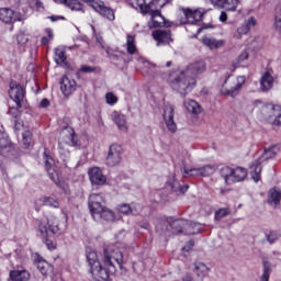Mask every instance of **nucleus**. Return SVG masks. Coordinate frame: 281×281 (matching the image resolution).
<instances>
[{
    "mask_svg": "<svg viewBox=\"0 0 281 281\" xmlns=\"http://www.w3.org/2000/svg\"><path fill=\"white\" fill-rule=\"evenodd\" d=\"M87 261L90 267V273L94 281H109V278L117 271V267L122 269L124 255L120 249L105 248L103 250V266L100 262L98 252L89 250L87 252Z\"/></svg>",
    "mask_w": 281,
    "mask_h": 281,
    "instance_id": "f257e3e1",
    "label": "nucleus"
},
{
    "mask_svg": "<svg viewBox=\"0 0 281 281\" xmlns=\"http://www.w3.org/2000/svg\"><path fill=\"white\" fill-rule=\"evenodd\" d=\"M203 71H205V61H195L183 70L169 74L167 81L173 91L186 98L196 87V76Z\"/></svg>",
    "mask_w": 281,
    "mask_h": 281,
    "instance_id": "f03ea898",
    "label": "nucleus"
},
{
    "mask_svg": "<svg viewBox=\"0 0 281 281\" xmlns=\"http://www.w3.org/2000/svg\"><path fill=\"white\" fill-rule=\"evenodd\" d=\"M102 194L92 193L89 196L88 205L93 221L100 223L105 221L106 223H113L116 220L115 213L106 206L102 205Z\"/></svg>",
    "mask_w": 281,
    "mask_h": 281,
    "instance_id": "7ed1b4c3",
    "label": "nucleus"
},
{
    "mask_svg": "<svg viewBox=\"0 0 281 281\" xmlns=\"http://www.w3.org/2000/svg\"><path fill=\"white\" fill-rule=\"evenodd\" d=\"M276 155H278V147L270 146L268 148H265L262 155L257 160L251 162L250 175L256 183L260 181V173L262 172V164H265V161H269V159H273Z\"/></svg>",
    "mask_w": 281,
    "mask_h": 281,
    "instance_id": "20e7f679",
    "label": "nucleus"
},
{
    "mask_svg": "<svg viewBox=\"0 0 281 281\" xmlns=\"http://www.w3.org/2000/svg\"><path fill=\"white\" fill-rule=\"evenodd\" d=\"M220 175L224 179L226 186H233V183H240L247 179V169L243 167L232 168L229 166L222 167Z\"/></svg>",
    "mask_w": 281,
    "mask_h": 281,
    "instance_id": "39448f33",
    "label": "nucleus"
},
{
    "mask_svg": "<svg viewBox=\"0 0 281 281\" xmlns=\"http://www.w3.org/2000/svg\"><path fill=\"white\" fill-rule=\"evenodd\" d=\"M9 95L13 102H15L16 108L9 109V115H12L16 120L19 117V109H23V100H25V90L23 86L16 83V81L10 82Z\"/></svg>",
    "mask_w": 281,
    "mask_h": 281,
    "instance_id": "423d86ee",
    "label": "nucleus"
},
{
    "mask_svg": "<svg viewBox=\"0 0 281 281\" xmlns=\"http://www.w3.org/2000/svg\"><path fill=\"white\" fill-rule=\"evenodd\" d=\"M38 232L42 238L44 239V243L50 251L56 249V244L49 239L50 236H54V234H58L59 228L57 224H52V222L47 218H43L40 221L38 224Z\"/></svg>",
    "mask_w": 281,
    "mask_h": 281,
    "instance_id": "0eeeda50",
    "label": "nucleus"
},
{
    "mask_svg": "<svg viewBox=\"0 0 281 281\" xmlns=\"http://www.w3.org/2000/svg\"><path fill=\"white\" fill-rule=\"evenodd\" d=\"M123 153L124 149L121 145L112 144L109 147L108 156L105 158L106 166H110V168H115V166H120V164H122Z\"/></svg>",
    "mask_w": 281,
    "mask_h": 281,
    "instance_id": "6e6552de",
    "label": "nucleus"
},
{
    "mask_svg": "<svg viewBox=\"0 0 281 281\" xmlns=\"http://www.w3.org/2000/svg\"><path fill=\"white\" fill-rule=\"evenodd\" d=\"M182 177H212V173L215 172V168L212 165H205L200 168H191L183 167L181 169Z\"/></svg>",
    "mask_w": 281,
    "mask_h": 281,
    "instance_id": "1a4fd4ad",
    "label": "nucleus"
},
{
    "mask_svg": "<svg viewBox=\"0 0 281 281\" xmlns=\"http://www.w3.org/2000/svg\"><path fill=\"white\" fill-rule=\"evenodd\" d=\"M137 3L142 14H149L151 16L154 27H159V22L155 21V19H157V16L160 19L164 18L161 16V12L155 9V2L151 1L150 3L146 4L144 0H137Z\"/></svg>",
    "mask_w": 281,
    "mask_h": 281,
    "instance_id": "9d476101",
    "label": "nucleus"
},
{
    "mask_svg": "<svg viewBox=\"0 0 281 281\" xmlns=\"http://www.w3.org/2000/svg\"><path fill=\"white\" fill-rule=\"evenodd\" d=\"M183 14L187 20L186 23L192 27L194 25H201V21H203V14H205V9H184Z\"/></svg>",
    "mask_w": 281,
    "mask_h": 281,
    "instance_id": "9b49d317",
    "label": "nucleus"
},
{
    "mask_svg": "<svg viewBox=\"0 0 281 281\" xmlns=\"http://www.w3.org/2000/svg\"><path fill=\"white\" fill-rule=\"evenodd\" d=\"M76 89H78V83L72 78L64 76L60 79V91L65 98L74 95Z\"/></svg>",
    "mask_w": 281,
    "mask_h": 281,
    "instance_id": "f8f14e48",
    "label": "nucleus"
},
{
    "mask_svg": "<svg viewBox=\"0 0 281 281\" xmlns=\"http://www.w3.org/2000/svg\"><path fill=\"white\" fill-rule=\"evenodd\" d=\"M44 162L49 179H52L54 183H58V170H56V161H54L52 156L47 155V151H44Z\"/></svg>",
    "mask_w": 281,
    "mask_h": 281,
    "instance_id": "ddd939ff",
    "label": "nucleus"
},
{
    "mask_svg": "<svg viewBox=\"0 0 281 281\" xmlns=\"http://www.w3.org/2000/svg\"><path fill=\"white\" fill-rule=\"evenodd\" d=\"M164 120L168 131L175 133L177 131V123L175 122V106L171 104L165 105Z\"/></svg>",
    "mask_w": 281,
    "mask_h": 281,
    "instance_id": "4468645a",
    "label": "nucleus"
},
{
    "mask_svg": "<svg viewBox=\"0 0 281 281\" xmlns=\"http://www.w3.org/2000/svg\"><path fill=\"white\" fill-rule=\"evenodd\" d=\"M88 177L92 186H104L106 183V176L102 173L99 167H92L88 171Z\"/></svg>",
    "mask_w": 281,
    "mask_h": 281,
    "instance_id": "2eb2a0df",
    "label": "nucleus"
},
{
    "mask_svg": "<svg viewBox=\"0 0 281 281\" xmlns=\"http://www.w3.org/2000/svg\"><path fill=\"white\" fill-rule=\"evenodd\" d=\"M111 120L117 126L121 133H128V119L125 114L119 111H114L111 113Z\"/></svg>",
    "mask_w": 281,
    "mask_h": 281,
    "instance_id": "dca6fc26",
    "label": "nucleus"
},
{
    "mask_svg": "<svg viewBox=\"0 0 281 281\" xmlns=\"http://www.w3.org/2000/svg\"><path fill=\"white\" fill-rule=\"evenodd\" d=\"M215 8H222L226 12H236L238 5H240V0H210Z\"/></svg>",
    "mask_w": 281,
    "mask_h": 281,
    "instance_id": "f3484780",
    "label": "nucleus"
},
{
    "mask_svg": "<svg viewBox=\"0 0 281 281\" xmlns=\"http://www.w3.org/2000/svg\"><path fill=\"white\" fill-rule=\"evenodd\" d=\"M153 37L157 41L158 45H170L172 43V32L170 30H156L153 32Z\"/></svg>",
    "mask_w": 281,
    "mask_h": 281,
    "instance_id": "a211bd4d",
    "label": "nucleus"
},
{
    "mask_svg": "<svg viewBox=\"0 0 281 281\" xmlns=\"http://www.w3.org/2000/svg\"><path fill=\"white\" fill-rule=\"evenodd\" d=\"M189 188L190 186L188 184L181 186L176 176L169 178L166 183V189L171 190V192H176V194H186V191L189 190Z\"/></svg>",
    "mask_w": 281,
    "mask_h": 281,
    "instance_id": "6ab92c4d",
    "label": "nucleus"
},
{
    "mask_svg": "<svg viewBox=\"0 0 281 281\" xmlns=\"http://www.w3.org/2000/svg\"><path fill=\"white\" fill-rule=\"evenodd\" d=\"M0 21L10 25L20 21V19L19 14L14 12V10L10 8H0Z\"/></svg>",
    "mask_w": 281,
    "mask_h": 281,
    "instance_id": "aec40b11",
    "label": "nucleus"
},
{
    "mask_svg": "<svg viewBox=\"0 0 281 281\" xmlns=\"http://www.w3.org/2000/svg\"><path fill=\"white\" fill-rule=\"evenodd\" d=\"M246 80L245 76L237 77L235 86L231 89H222V93L231 98H236V95L240 93V89H243V85H245Z\"/></svg>",
    "mask_w": 281,
    "mask_h": 281,
    "instance_id": "412c9836",
    "label": "nucleus"
},
{
    "mask_svg": "<svg viewBox=\"0 0 281 281\" xmlns=\"http://www.w3.org/2000/svg\"><path fill=\"white\" fill-rule=\"evenodd\" d=\"M42 205H46L47 207H60V202L56 196H43L35 201V210L38 212Z\"/></svg>",
    "mask_w": 281,
    "mask_h": 281,
    "instance_id": "4be33fe9",
    "label": "nucleus"
},
{
    "mask_svg": "<svg viewBox=\"0 0 281 281\" xmlns=\"http://www.w3.org/2000/svg\"><path fill=\"white\" fill-rule=\"evenodd\" d=\"M210 267L205 265V262L196 261L194 263L193 273L196 276V278L201 281L205 280L207 276H210Z\"/></svg>",
    "mask_w": 281,
    "mask_h": 281,
    "instance_id": "5701e85b",
    "label": "nucleus"
},
{
    "mask_svg": "<svg viewBox=\"0 0 281 281\" xmlns=\"http://www.w3.org/2000/svg\"><path fill=\"white\" fill-rule=\"evenodd\" d=\"M268 122L273 126H281V106L280 105H274L271 108L268 115Z\"/></svg>",
    "mask_w": 281,
    "mask_h": 281,
    "instance_id": "b1692460",
    "label": "nucleus"
},
{
    "mask_svg": "<svg viewBox=\"0 0 281 281\" xmlns=\"http://www.w3.org/2000/svg\"><path fill=\"white\" fill-rule=\"evenodd\" d=\"M276 79L271 76V72L266 71L260 79L261 91H271L273 89V83Z\"/></svg>",
    "mask_w": 281,
    "mask_h": 281,
    "instance_id": "393cba45",
    "label": "nucleus"
},
{
    "mask_svg": "<svg viewBox=\"0 0 281 281\" xmlns=\"http://www.w3.org/2000/svg\"><path fill=\"white\" fill-rule=\"evenodd\" d=\"M34 265L38 269V271L42 273V276H47L49 273V270L52 269V266L47 260L43 259L40 255H36L34 259Z\"/></svg>",
    "mask_w": 281,
    "mask_h": 281,
    "instance_id": "a878e982",
    "label": "nucleus"
},
{
    "mask_svg": "<svg viewBox=\"0 0 281 281\" xmlns=\"http://www.w3.org/2000/svg\"><path fill=\"white\" fill-rule=\"evenodd\" d=\"M10 148H12L10 137L5 133L0 132V155L5 156V153H10Z\"/></svg>",
    "mask_w": 281,
    "mask_h": 281,
    "instance_id": "bb28decb",
    "label": "nucleus"
},
{
    "mask_svg": "<svg viewBox=\"0 0 281 281\" xmlns=\"http://www.w3.org/2000/svg\"><path fill=\"white\" fill-rule=\"evenodd\" d=\"M184 108L187 109V111L189 113H192L193 115H199V114H201V111H203L201 109V105L199 104V102H196L192 99H187L184 101Z\"/></svg>",
    "mask_w": 281,
    "mask_h": 281,
    "instance_id": "cd10ccee",
    "label": "nucleus"
},
{
    "mask_svg": "<svg viewBox=\"0 0 281 281\" xmlns=\"http://www.w3.org/2000/svg\"><path fill=\"white\" fill-rule=\"evenodd\" d=\"M10 278L12 281H27L30 280V272L27 270H12Z\"/></svg>",
    "mask_w": 281,
    "mask_h": 281,
    "instance_id": "c85d7f7f",
    "label": "nucleus"
},
{
    "mask_svg": "<svg viewBox=\"0 0 281 281\" xmlns=\"http://www.w3.org/2000/svg\"><path fill=\"white\" fill-rule=\"evenodd\" d=\"M203 45L209 47V49H218L223 47V41L222 40H216L214 37H203L202 38Z\"/></svg>",
    "mask_w": 281,
    "mask_h": 281,
    "instance_id": "c756f323",
    "label": "nucleus"
},
{
    "mask_svg": "<svg viewBox=\"0 0 281 281\" xmlns=\"http://www.w3.org/2000/svg\"><path fill=\"white\" fill-rule=\"evenodd\" d=\"M281 191L277 188H272L268 192V203H274V205L280 204Z\"/></svg>",
    "mask_w": 281,
    "mask_h": 281,
    "instance_id": "7c9ffc66",
    "label": "nucleus"
},
{
    "mask_svg": "<svg viewBox=\"0 0 281 281\" xmlns=\"http://www.w3.org/2000/svg\"><path fill=\"white\" fill-rule=\"evenodd\" d=\"M188 225V221L186 220H176L170 224L171 229H173V234H181L183 229H186Z\"/></svg>",
    "mask_w": 281,
    "mask_h": 281,
    "instance_id": "2f4dec72",
    "label": "nucleus"
},
{
    "mask_svg": "<svg viewBox=\"0 0 281 281\" xmlns=\"http://www.w3.org/2000/svg\"><path fill=\"white\" fill-rule=\"evenodd\" d=\"M55 63L57 65L67 66V55H65V49L63 48H56L55 49Z\"/></svg>",
    "mask_w": 281,
    "mask_h": 281,
    "instance_id": "473e14b6",
    "label": "nucleus"
},
{
    "mask_svg": "<svg viewBox=\"0 0 281 281\" xmlns=\"http://www.w3.org/2000/svg\"><path fill=\"white\" fill-rule=\"evenodd\" d=\"M66 8H69L74 12H85V5L78 0H66Z\"/></svg>",
    "mask_w": 281,
    "mask_h": 281,
    "instance_id": "72a5a7b5",
    "label": "nucleus"
},
{
    "mask_svg": "<svg viewBox=\"0 0 281 281\" xmlns=\"http://www.w3.org/2000/svg\"><path fill=\"white\" fill-rule=\"evenodd\" d=\"M119 214H124V216H128V214H132L133 216H137V214H139V212L134 211L133 207H131V205L128 204H120L116 207Z\"/></svg>",
    "mask_w": 281,
    "mask_h": 281,
    "instance_id": "f704fd0d",
    "label": "nucleus"
},
{
    "mask_svg": "<svg viewBox=\"0 0 281 281\" xmlns=\"http://www.w3.org/2000/svg\"><path fill=\"white\" fill-rule=\"evenodd\" d=\"M61 135H67V140L70 142L74 146H78V142L76 140V132L71 127H66L61 131Z\"/></svg>",
    "mask_w": 281,
    "mask_h": 281,
    "instance_id": "c9c22d12",
    "label": "nucleus"
},
{
    "mask_svg": "<svg viewBox=\"0 0 281 281\" xmlns=\"http://www.w3.org/2000/svg\"><path fill=\"white\" fill-rule=\"evenodd\" d=\"M82 1L83 3H87V5H89L91 9H93L94 12H98V14L102 10V8H104V3L102 2V0H82Z\"/></svg>",
    "mask_w": 281,
    "mask_h": 281,
    "instance_id": "e433bc0d",
    "label": "nucleus"
},
{
    "mask_svg": "<svg viewBox=\"0 0 281 281\" xmlns=\"http://www.w3.org/2000/svg\"><path fill=\"white\" fill-rule=\"evenodd\" d=\"M99 14L104 16V19H108V21H115V13L113 12V9L104 4L103 8L99 11Z\"/></svg>",
    "mask_w": 281,
    "mask_h": 281,
    "instance_id": "4c0bfd02",
    "label": "nucleus"
},
{
    "mask_svg": "<svg viewBox=\"0 0 281 281\" xmlns=\"http://www.w3.org/2000/svg\"><path fill=\"white\" fill-rule=\"evenodd\" d=\"M126 49H127V53H130L131 55H133V54H135V52H137V46L135 45V36L127 35Z\"/></svg>",
    "mask_w": 281,
    "mask_h": 281,
    "instance_id": "58836bf2",
    "label": "nucleus"
},
{
    "mask_svg": "<svg viewBox=\"0 0 281 281\" xmlns=\"http://www.w3.org/2000/svg\"><path fill=\"white\" fill-rule=\"evenodd\" d=\"M30 41V35L23 31H20L16 35V43L20 47H25Z\"/></svg>",
    "mask_w": 281,
    "mask_h": 281,
    "instance_id": "ea45409f",
    "label": "nucleus"
},
{
    "mask_svg": "<svg viewBox=\"0 0 281 281\" xmlns=\"http://www.w3.org/2000/svg\"><path fill=\"white\" fill-rule=\"evenodd\" d=\"M271 277V263L269 261H263V271L260 277V281H269Z\"/></svg>",
    "mask_w": 281,
    "mask_h": 281,
    "instance_id": "a19ab883",
    "label": "nucleus"
},
{
    "mask_svg": "<svg viewBox=\"0 0 281 281\" xmlns=\"http://www.w3.org/2000/svg\"><path fill=\"white\" fill-rule=\"evenodd\" d=\"M120 101L117 95L113 92L105 93V103L109 104V106H115V104Z\"/></svg>",
    "mask_w": 281,
    "mask_h": 281,
    "instance_id": "79ce46f5",
    "label": "nucleus"
},
{
    "mask_svg": "<svg viewBox=\"0 0 281 281\" xmlns=\"http://www.w3.org/2000/svg\"><path fill=\"white\" fill-rule=\"evenodd\" d=\"M274 27L281 32V5H278L274 11Z\"/></svg>",
    "mask_w": 281,
    "mask_h": 281,
    "instance_id": "37998d69",
    "label": "nucleus"
},
{
    "mask_svg": "<svg viewBox=\"0 0 281 281\" xmlns=\"http://www.w3.org/2000/svg\"><path fill=\"white\" fill-rule=\"evenodd\" d=\"M249 58V53H247V50H243L240 53V55L236 58V67H245V65H243V63H245V60H247Z\"/></svg>",
    "mask_w": 281,
    "mask_h": 281,
    "instance_id": "c03bdc74",
    "label": "nucleus"
},
{
    "mask_svg": "<svg viewBox=\"0 0 281 281\" xmlns=\"http://www.w3.org/2000/svg\"><path fill=\"white\" fill-rule=\"evenodd\" d=\"M22 142L25 146V148H30L31 144H32V132L30 131H25L23 134H22Z\"/></svg>",
    "mask_w": 281,
    "mask_h": 281,
    "instance_id": "a18cd8bd",
    "label": "nucleus"
},
{
    "mask_svg": "<svg viewBox=\"0 0 281 281\" xmlns=\"http://www.w3.org/2000/svg\"><path fill=\"white\" fill-rule=\"evenodd\" d=\"M225 216H229V209L227 207L220 209L215 212V221H221L222 218H225Z\"/></svg>",
    "mask_w": 281,
    "mask_h": 281,
    "instance_id": "49530a36",
    "label": "nucleus"
},
{
    "mask_svg": "<svg viewBox=\"0 0 281 281\" xmlns=\"http://www.w3.org/2000/svg\"><path fill=\"white\" fill-rule=\"evenodd\" d=\"M249 32V27L246 24H243L241 26H239L237 29V32L235 33V38H243V36H245V34H247Z\"/></svg>",
    "mask_w": 281,
    "mask_h": 281,
    "instance_id": "de8ad7c7",
    "label": "nucleus"
},
{
    "mask_svg": "<svg viewBox=\"0 0 281 281\" xmlns=\"http://www.w3.org/2000/svg\"><path fill=\"white\" fill-rule=\"evenodd\" d=\"M278 238H280V235L277 232H271L268 235V241L271 244L276 243L278 240Z\"/></svg>",
    "mask_w": 281,
    "mask_h": 281,
    "instance_id": "09e8293b",
    "label": "nucleus"
},
{
    "mask_svg": "<svg viewBox=\"0 0 281 281\" xmlns=\"http://www.w3.org/2000/svg\"><path fill=\"white\" fill-rule=\"evenodd\" d=\"M257 21L256 18H249L244 25L248 27V30H251V27H256Z\"/></svg>",
    "mask_w": 281,
    "mask_h": 281,
    "instance_id": "8fccbe9b",
    "label": "nucleus"
},
{
    "mask_svg": "<svg viewBox=\"0 0 281 281\" xmlns=\"http://www.w3.org/2000/svg\"><path fill=\"white\" fill-rule=\"evenodd\" d=\"M80 71H82L83 74H91L95 71V68L91 66H81Z\"/></svg>",
    "mask_w": 281,
    "mask_h": 281,
    "instance_id": "3c124183",
    "label": "nucleus"
},
{
    "mask_svg": "<svg viewBox=\"0 0 281 281\" xmlns=\"http://www.w3.org/2000/svg\"><path fill=\"white\" fill-rule=\"evenodd\" d=\"M48 19L53 23H56V21H65V16H63V15H50V16H48Z\"/></svg>",
    "mask_w": 281,
    "mask_h": 281,
    "instance_id": "603ef678",
    "label": "nucleus"
},
{
    "mask_svg": "<svg viewBox=\"0 0 281 281\" xmlns=\"http://www.w3.org/2000/svg\"><path fill=\"white\" fill-rule=\"evenodd\" d=\"M137 61H138L139 65H145V67H149V65H151V64H149V61L146 60V58H144V57H138V58H137Z\"/></svg>",
    "mask_w": 281,
    "mask_h": 281,
    "instance_id": "864d4df0",
    "label": "nucleus"
},
{
    "mask_svg": "<svg viewBox=\"0 0 281 281\" xmlns=\"http://www.w3.org/2000/svg\"><path fill=\"white\" fill-rule=\"evenodd\" d=\"M95 41L104 49V40L99 34H95Z\"/></svg>",
    "mask_w": 281,
    "mask_h": 281,
    "instance_id": "5fc2aeb1",
    "label": "nucleus"
},
{
    "mask_svg": "<svg viewBox=\"0 0 281 281\" xmlns=\"http://www.w3.org/2000/svg\"><path fill=\"white\" fill-rule=\"evenodd\" d=\"M40 106H41L42 109H47V106H49V100L43 99V100L41 101V103H40Z\"/></svg>",
    "mask_w": 281,
    "mask_h": 281,
    "instance_id": "6e6d98bb",
    "label": "nucleus"
},
{
    "mask_svg": "<svg viewBox=\"0 0 281 281\" xmlns=\"http://www.w3.org/2000/svg\"><path fill=\"white\" fill-rule=\"evenodd\" d=\"M220 21L222 23H225V21H227V13L225 11H222L220 14Z\"/></svg>",
    "mask_w": 281,
    "mask_h": 281,
    "instance_id": "4d7b16f0",
    "label": "nucleus"
},
{
    "mask_svg": "<svg viewBox=\"0 0 281 281\" xmlns=\"http://www.w3.org/2000/svg\"><path fill=\"white\" fill-rule=\"evenodd\" d=\"M49 41H53L54 40V32L52 31V29H46L45 30Z\"/></svg>",
    "mask_w": 281,
    "mask_h": 281,
    "instance_id": "13d9d810",
    "label": "nucleus"
},
{
    "mask_svg": "<svg viewBox=\"0 0 281 281\" xmlns=\"http://www.w3.org/2000/svg\"><path fill=\"white\" fill-rule=\"evenodd\" d=\"M108 56H109V58L112 59L113 61H115V60H122V58H120V56H117V55H115V54L110 55V54H109V50H108Z\"/></svg>",
    "mask_w": 281,
    "mask_h": 281,
    "instance_id": "bf43d9fd",
    "label": "nucleus"
},
{
    "mask_svg": "<svg viewBox=\"0 0 281 281\" xmlns=\"http://www.w3.org/2000/svg\"><path fill=\"white\" fill-rule=\"evenodd\" d=\"M49 41H52V40H49V37L44 36V37H42L41 43H42V45H49Z\"/></svg>",
    "mask_w": 281,
    "mask_h": 281,
    "instance_id": "052dcab7",
    "label": "nucleus"
},
{
    "mask_svg": "<svg viewBox=\"0 0 281 281\" xmlns=\"http://www.w3.org/2000/svg\"><path fill=\"white\" fill-rule=\"evenodd\" d=\"M192 247H194V241H193V240H190V241H189V245L186 246L183 249H187V251H190V249H192Z\"/></svg>",
    "mask_w": 281,
    "mask_h": 281,
    "instance_id": "680f3d73",
    "label": "nucleus"
},
{
    "mask_svg": "<svg viewBox=\"0 0 281 281\" xmlns=\"http://www.w3.org/2000/svg\"><path fill=\"white\" fill-rule=\"evenodd\" d=\"M182 281H194V278H192L190 274H187L183 277Z\"/></svg>",
    "mask_w": 281,
    "mask_h": 281,
    "instance_id": "e2e57ef3",
    "label": "nucleus"
},
{
    "mask_svg": "<svg viewBox=\"0 0 281 281\" xmlns=\"http://www.w3.org/2000/svg\"><path fill=\"white\" fill-rule=\"evenodd\" d=\"M55 3H58L60 5H66L67 0H53Z\"/></svg>",
    "mask_w": 281,
    "mask_h": 281,
    "instance_id": "0e129e2a",
    "label": "nucleus"
},
{
    "mask_svg": "<svg viewBox=\"0 0 281 281\" xmlns=\"http://www.w3.org/2000/svg\"><path fill=\"white\" fill-rule=\"evenodd\" d=\"M201 32H203V29L202 27H198L196 29V34H201Z\"/></svg>",
    "mask_w": 281,
    "mask_h": 281,
    "instance_id": "69168bd1",
    "label": "nucleus"
},
{
    "mask_svg": "<svg viewBox=\"0 0 281 281\" xmlns=\"http://www.w3.org/2000/svg\"><path fill=\"white\" fill-rule=\"evenodd\" d=\"M172 61H167L166 67H171Z\"/></svg>",
    "mask_w": 281,
    "mask_h": 281,
    "instance_id": "338daca9",
    "label": "nucleus"
},
{
    "mask_svg": "<svg viewBox=\"0 0 281 281\" xmlns=\"http://www.w3.org/2000/svg\"><path fill=\"white\" fill-rule=\"evenodd\" d=\"M188 234L192 235V234H196L195 232H189Z\"/></svg>",
    "mask_w": 281,
    "mask_h": 281,
    "instance_id": "774afa93",
    "label": "nucleus"
}]
</instances>
